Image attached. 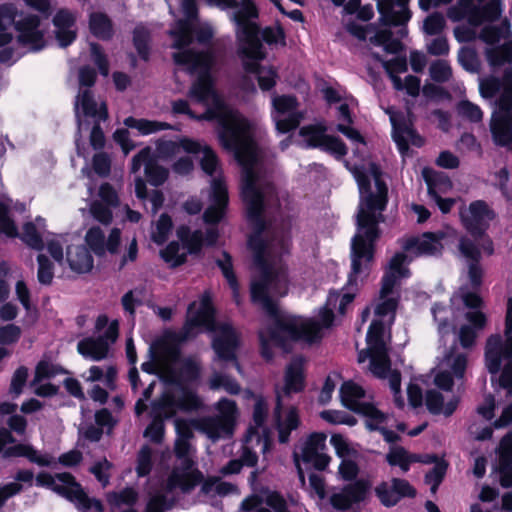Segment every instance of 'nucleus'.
<instances>
[{"label":"nucleus","instance_id":"obj_54","mask_svg":"<svg viewBox=\"0 0 512 512\" xmlns=\"http://www.w3.org/2000/svg\"><path fill=\"white\" fill-rule=\"evenodd\" d=\"M138 498L137 492L133 488H125L120 492H112L108 494V501L115 506L133 505Z\"/></svg>","mask_w":512,"mask_h":512},{"label":"nucleus","instance_id":"obj_15","mask_svg":"<svg viewBox=\"0 0 512 512\" xmlns=\"http://www.w3.org/2000/svg\"><path fill=\"white\" fill-rule=\"evenodd\" d=\"M340 397L345 407L365 416L367 427H379V423L385 421V414L373 404L364 401L365 391L356 383L344 382L340 388Z\"/></svg>","mask_w":512,"mask_h":512},{"label":"nucleus","instance_id":"obj_56","mask_svg":"<svg viewBox=\"0 0 512 512\" xmlns=\"http://www.w3.org/2000/svg\"><path fill=\"white\" fill-rule=\"evenodd\" d=\"M431 78L436 82H446L452 76V69L445 60H437L429 68Z\"/></svg>","mask_w":512,"mask_h":512},{"label":"nucleus","instance_id":"obj_2","mask_svg":"<svg viewBox=\"0 0 512 512\" xmlns=\"http://www.w3.org/2000/svg\"><path fill=\"white\" fill-rule=\"evenodd\" d=\"M161 380L169 387L159 398L156 406L164 416H174L178 410L192 411L201 407L202 402L188 385L201 375V365L196 358H180L179 349L169 347V363L160 365Z\"/></svg>","mask_w":512,"mask_h":512},{"label":"nucleus","instance_id":"obj_7","mask_svg":"<svg viewBox=\"0 0 512 512\" xmlns=\"http://www.w3.org/2000/svg\"><path fill=\"white\" fill-rule=\"evenodd\" d=\"M170 13L175 16H182L176 21V24L169 30V35L173 39L172 47L180 52H191L195 55H209L211 57L210 66L213 62L211 53H196L192 50L185 49L192 42V33L195 32L196 38L200 43H207L213 37V29L207 24H199L194 26L197 18V6L195 0H166Z\"/></svg>","mask_w":512,"mask_h":512},{"label":"nucleus","instance_id":"obj_41","mask_svg":"<svg viewBox=\"0 0 512 512\" xmlns=\"http://www.w3.org/2000/svg\"><path fill=\"white\" fill-rule=\"evenodd\" d=\"M387 462L392 465H398L403 472L409 470L410 464L420 461L417 455L409 454L403 447L393 446L386 455Z\"/></svg>","mask_w":512,"mask_h":512},{"label":"nucleus","instance_id":"obj_5","mask_svg":"<svg viewBox=\"0 0 512 512\" xmlns=\"http://www.w3.org/2000/svg\"><path fill=\"white\" fill-rule=\"evenodd\" d=\"M196 327H204L213 333L212 347L216 354L214 365L231 362L240 372L235 353L238 346V335L229 323L215 321L208 294L203 295L197 311H195V303L189 306L188 319L184 327L185 337H188Z\"/></svg>","mask_w":512,"mask_h":512},{"label":"nucleus","instance_id":"obj_29","mask_svg":"<svg viewBox=\"0 0 512 512\" xmlns=\"http://www.w3.org/2000/svg\"><path fill=\"white\" fill-rule=\"evenodd\" d=\"M240 512H291L286 500L278 493L273 492L266 496L265 505L258 495H250L243 499Z\"/></svg>","mask_w":512,"mask_h":512},{"label":"nucleus","instance_id":"obj_20","mask_svg":"<svg viewBox=\"0 0 512 512\" xmlns=\"http://www.w3.org/2000/svg\"><path fill=\"white\" fill-rule=\"evenodd\" d=\"M445 233L442 231L427 232L418 237H410L402 241V248L411 256H435L442 252V240Z\"/></svg>","mask_w":512,"mask_h":512},{"label":"nucleus","instance_id":"obj_48","mask_svg":"<svg viewBox=\"0 0 512 512\" xmlns=\"http://www.w3.org/2000/svg\"><path fill=\"white\" fill-rule=\"evenodd\" d=\"M370 42L376 46H383L389 53H397L402 48L401 42L394 39L392 32L388 29L378 31L370 37Z\"/></svg>","mask_w":512,"mask_h":512},{"label":"nucleus","instance_id":"obj_62","mask_svg":"<svg viewBox=\"0 0 512 512\" xmlns=\"http://www.w3.org/2000/svg\"><path fill=\"white\" fill-rule=\"evenodd\" d=\"M262 39L269 45H285V34L279 25L266 27L261 32Z\"/></svg>","mask_w":512,"mask_h":512},{"label":"nucleus","instance_id":"obj_39","mask_svg":"<svg viewBox=\"0 0 512 512\" xmlns=\"http://www.w3.org/2000/svg\"><path fill=\"white\" fill-rule=\"evenodd\" d=\"M208 386L211 390L223 389L229 394H238L240 392V385L229 375L216 370V368L213 369L208 380Z\"/></svg>","mask_w":512,"mask_h":512},{"label":"nucleus","instance_id":"obj_21","mask_svg":"<svg viewBox=\"0 0 512 512\" xmlns=\"http://www.w3.org/2000/svg\"><path fill=\"white\" fill-rule=\"evenodd\" d=\"M325 128L320 126H304L300 129V135L309 147H318L338 157L346 154L344 143L336 137L325 134Z\"/></svg>","mask_w":512,"mask_h":512},{"label":"nucleus","instance_id":"obj_38","mask_svg":"<svg viewBox=\"0 0 512 512\" xmlns=\"http://www.w3.org/2000/svg\"><path fill=\"white\" fill-rule=\"evenodd\" d=\"M423 176L428 186V193L430 196L446 193L452 187L450 179L444 173L424 169Z\"/></svg>","mask_w":512,"mask_h":512},{"label":"nucleus","instance_id":"obj_30","mask_svg":"<svg viewBox=\"0 0 512 512\" xmlns=\"http://www.w3.org/2000/svg\"><path fill=\"white\" fill-rule=\"evenodd\" d=\"M267 413L268 404L264 399L257 398L253 409L254 425L250 426L248 429L247 442L256 441V443L261 446L263 452H265L268 447V432L266 427L264 426Z\"/></svg>","mask_w":512,"mask_h":512},{"label":"nucleus","instance_id":"obj_1","mask_svg":"<svg viewBox=\"0 0 512 512\" xmlns=\"http://www.w3.org/2000/svg\"><path fill=\"white\" fill-rule=\"evenodd\" d=\"M359 187L360 203L357 213V232L351 241V271L345 293L331 292L324 307H346L368 275L373 260L374 242L380 223V170L375 163L354 166L351 170Z\"/></svg>","mask_w":512,"mask_h":512},{"label":"nucleus","instance_id":"obj_35","mask_svg":"<svg viewBox=\"0 0 512 512\" xmlns=\"http://www.w3.org/2000/svg\"><path fill=\"white\" fill-rule=\"evenodd\" d=\"M78 352L93 361L105 359L108 355V342L103 337H87L77 344Z\"/></svg>","mask_w":512,"mask_h":512},{"label":"nucleus","instance_id":"obj_18","mask_svg":"<svg viewBox=\"0 0 512 512\" xmlns=\"http://www.w3.org/2000/svg\"><path fill=\"white\" fill-rule=\"evenodd\" d=\"M15 442L11 432L6 428H0V453L3 452L4 458L25 457L30 462L39 466H50L52 458L47 454H42L30 444H16L4 449L5 445Z\"/></svg>","mask_w":512,"mask_h":512},{"label":"nucleus","instance_id":"obj_50","mask_svg":"<svg viewBox=\"0 0 512 512\" xmlns=\"http://www.w3.org/2000/svg\"><path fill=\"white\" fill-rule=\"evenodd\" d=\"M38 271L37 279L42 285H50L54 277V265L44 254L37 256Z\"/></svg>","mask_w":512,"mask_h":512},{"label":"nucleus","instance_id":"obj_6","mask_svg":"<svg viewBox=\"0 0 512 512\" xmlns=\"http://www.w3.org/2000/svg\"><path fill=\"white\" fill-rule=\"evenodd\" d=\"M467 366L465 354L456 353L455 345L445 353L439 364L440 372L435 376V384L444 390H429L426 394V406L433 414L450 416L456 410L459 399L456 395L450 394L453 386V377L462 378Z\"/></svg>","mask_w":512,"mask_h":512},{"label":"nucleus","instance_id":"obj_51","mask_svg":"<svg viewBox=\"0 0 512 512\" xmlns=\"http://www.w3.org/2000/svg\"><path fill=\"white\" fill-rule=\"evenodd\" d=\"M458 115L470 122H480L483 118V112L480 107L468 100H461L457 106Z\"/></svg>","mask_w":512,"mask_h":512},{"label":"nucleus","instance_id":"obj_27","mask_svg":"<svg viewBox=\"0 0 512 512\" xmlns=\"http://www.w3.org/2000/svg\"><path fill=\"white\" fill-rule=\"evenodd\" d=\"M121 232L118 228H113L108 238L99 227H91L86 235L85 241L89 248L98 256H103L106 252L114 254L118 250L120 244Z\"/></svg>","mask_w":512,"mask_h":512},{"label":"nucleus","instance_id":"obj_17","mask_svg":"<svg viewBox=\"0 0 512 512\" xmlns=\"http://www.w3.org/2000/svg\"><path fill=\"white\" fill-rule=\"evenodd\" d=\"M177 234L184 246H180L177 242H171L161 251L163 260L171 267L183 264L188 252L196 253L202 246V232L199 230L190 232L189 228L182 226L177 230Z\"/></svg>","mask_w":512,"mask_h":512},{"label":"nucleus","instance_id":"obj_52","mask_svg":"<svg viewBox=\"0 0 512 512\" xmlns=\"http://www.w3.org/2000/svg\"><path fill=\"white\" fill-rule=\"evenodd\" d=\"M172 230L171 218L162 214L156 222L155 228L152 230L151 237L157 244L164 243Z\"/></svg>","mask_w":512,"mask_h":512},{"label":"nucleus","instance_id":"obj_8","mask_svg":"<svg viewBox=\"0 0 512 512\" xmlns=\"http://www.w3.org/2000/svg\"><path fill=\"white\" fill-rule=\"evenodd\" d=\"M367 348L358 354L360 363L370 359V371L379 378H388L394 392V402L399 408L404 407V399L399 395L401 376L397 371L390 370V361L384 335V323L380 319L372 321L366 336Z\"/></svg>","mask_w":512,"mask_h":512},{"label":"nucleus","instance_id":"obj_9","mask_svg":"<svg viewBox=\"0 0 512 512\" xmlns=\"http://www.w3.org/2000/svg\"><path fill=\"white\" fill-rule=\"evenodd\" d=\"M305 360L302 357H295L287 365L284 375V385L277 390V404L275 407V418L279 432V441L286 443L290 432L299 425V417L294 408H291L283 418L281 410L284 406V400L293 393H299L305 386L304 375Z\"/></svg>","mask_w":512,"mask_h":512},{"label":"nucleus","instance_id":"obj_64","mask_svg":"<svg viewBox=\"0 0 512 512\" xmlns=\"http://www.w3.org/2000/svg\"><path fill=\"white\" fill-rule=\"evenodd\" d=\"M330 443L341 459L349 458L352 454H355V451L350 447L347 440L340 434L332 435Z\"/></svg>","mask_w":512,"mask_h":512},{"label":"nucleus","instance_id":"obj_44","mask_svg":"<svg viewBox=\"0 0 512 512\" xmlns=\"http://www.w3.org/2000/svg\"><path fill=\"white\" fill-rule=\"evenodd\" d=\"M159 403V399L154 401L152 404V412L154 414V420L151 424L146 428L144 432V436L149 438L151 441L155 443H160L162 441L164 435V419H169L172 416H164L160 411H157L156 406Z\"/></svg>","mask_w":512,"mask_h":512},{"label":"nucleus","instance_id":"obj_36","mask_svg":"<svg viewBox=\"0 0 512 512\" xmlns=\"http://www.w3.org/2000/svg\"><path fill=\"white\" fill-rule=\"evenodd\" d=\"M43 232H44V222L43 219L37 218L36 224L32 222H28L23 226V231L21 233V239L25 244L35 250H42L44 247L43 243Z\"/></svg>","mask_w":512,"mask_h":512},{"label":"nucleus","instance_id":"obj_63","mask_svg":"<svg viewBox=\"0 0 512 512\" xmlns=\"http://www.w3.org/2000/svg\"><path fill=\"white\" fill-rule=\"evenodd\" d=\"M8 212V207L0 203V233L2 232L9 237H15L18 235L17 228L10 219Z\"/></svg>","mask_w":512,"mask_h":512},{"label":"nucleus","instance_id":"obj_10","mask_svg":"<svg viewBox=\"0 0 512 512\" xmlns=\"http://www.w3.org/2000/svg\"><path fill=\"white\" fill-rule=\"evenodd\" d=\"M485 359L491 374L498 373L503 365L499 384L512 395V297L507 301L505 340L500 335L490 336L486 344Z\"/></svg>","mask_w":512,"mask_h":512},{"label":"nucleus","instance_id":"obj_37","mask_svg":"<svg viewBox=\"0 0 512 512\" xmlns=\"http://www.w3.org/2000/svg\"><path fill=\"white\" fill-rule=\"evenodd\" d=\"M89 28L97 38L108 40L113 35V26L110 18L102 12H93L89 17Z\"/></svg>","mask_w":512,"mask_h":512},{"label":"nucleus","instance_id":"obj_24","mask_svg":"<svg viewBox=\"0 0 512 512\" xmlns=\"http://www.w3.org/2000/svg\"><path fill=\"white\" fill-rule=\"evenodd\" d=\"M39 24L37 16L28 15L15 25L18 31V43L27 51H38L45 45L43 32L39 29Z\"/></svg>","mask_w":512,"mask_h":512},{"label":"nucleus","instance_id":"obj_25","mask_svg":"<svg viewBox=\"0 0 512 512\" xmlns=\"http://www.w3.org/2000/svg\"><path fill=\"white\" fill-rule=\"evenodd\" d=\"M375 494L386 507L396 505L401 498L414 497L415 489L407 480L393 478L390 482H381L375 487Z\"/></svg>","mask_w":512,"mask_h":512},{"label":"nucleus","instance_id":"obj_33","mask_svg":"<svg viewBox=\"0 0 512 512\" xmlns=\"http://www.w3.org/2000/svg\"><path fill=\"white\" fill-rule=\"evenodd\" d=\"M53 23L56 28V38L60 46L66 47L71 44L76 37V32L74 29V15L68 10H60L55 15Z\"/></svg>","mask_w":512,"mask_h":512},{"label":"nucleus","instance_id":"obj_31","mask_svg":"<svg viewBox=\"0 0 512 512\" xmlns=\"http://www.w3.org/2000/svg\"><path fill=\"white\" fill-rule=\"evenodd\" d=\"M459 251L468 261V275L473 286L481 283L482 269L479 265L480 251L477 246L468 238H461L459 241Z\"/></svg>","mask_w":512,"mask_h":512},{"label":"nucleus","instance_id":"obj_47","mask_svg":"<svg viewBox=\"0 0 512 512\" xmlns=\"http://www.w3.org/2000/svg\"><path fill=\"white\" fill-rule=\"evenodd\" d=\"M217 264L222 270L223 275L227 279L232 291H233V298L237 305L240 303V296H239V288L238 283L236 280V277L232 270V260L231 257L226 253L223 252L222 258L217 260Z\"/></svg>","mask_w":512,"mask_h":512},{"label":"nucleus","instance_id":"obj_49","mask_svg":"<svg viewBox=\"0 0 512 512\" xmlns=\"http://www.w3.org/2000/svg\"><path fill=\"white\" fill-rule=\"evenodd\" d=\"M237 490L236 486L231 483L221 481L218 478H208L206 479L201 487V491L204 494H218L220 496H225L230 493H233Z\"/></svg>","mask_w":512,"mask_h":512},{"label":"nucleus","instance_id":"obj_32","mask_svg":"<svg viewBox=\"0 0 512 512\" xmlns=\"http://www.w3.org/2000/svg\"><path fill=\"white\" fill-rule=\"evenodd\" d=\"M498 454L500 484L504 488L512 487V432L501 440Z\"/></svg>","mask_w":512,"mask_h":512},{"label":"nucleus","instance_id":"obj_22","mask_svg":"<svg viewBox=\"0 0 512 512\" xmlns=\"http://www.w3.org/2000/svg\"><path fill=\"white\" fill-rule=\"evenodd\" d=\"M461 220L465 228L474 236H480L486 229L494 213L484 201L472 202L468 208L460 211Z\"/></svg>","mask_w":512,"mask_h":512},{"label":"nucleus","instance_id":"obj_59","mask_svg":"<svg viewBox=\"0 0 512 512\" xmlns=\"http://www.w3.org/2000/svg\"><path fill=\"white\" fill-rule=\"evenodd\" d=\"M445 27L444 16L440 13L429 15L423 22V31L427 35H438Z\"/></svg>","mask_w":512,"mask_h":512},{"label":"nucleus","instance_id":"obj_12","mask_svg":"<svg viewBox=\"0 0 512 512\" xmlns=\"http://www.w3.org/2000/svg\"><path fill=\"white\" fill-rule=\"evenodd\" d=\"M497 105L498 111L493 113L490 129L494 142L507 146L512 144V70L504 75L503 91Z\"/></svg>","mask_w":512,"mask_h":512},{"label":"nucleus","instance_id":"obj_60","mask_svg":"<svg viewBox=\"0 0 512 512\" xmlns=\"http://www.w3.org/2000/svg\"><path fill=\"white\" fill-rule=\"evenodd\" d=\"M359 466L350 458L342 459L338 467V475L344 481H353L359 474Z\"/></svg>","mask_w":512,"mask_h":512},{"label":"nucleus","instance_id":"obj_45","mask_svg":"<svg viewBox=\"0 0 512 512\" xmlns=\"http://www.w3.org/2000/svg\"><path fill=\"white\" fill-rule=\"evenodd\" d=\"M511 35L509 23L503 21L499 26H486L479 34V38L487 44H495L501 39H506Z\"/></svg>","mask_w":512,"mask_h":512},{"label":"nucleus","instance_id":"obj_40","mask_svg":"<svg viewBox=\"0 0 512 512\" xmlns=\"http://www.w3.org/2000/svg\"><path fill=\"white\" fill-rule=\"evenodd\" d=\"M15 15L12 7L0 6V47L8 44L13 37Z\"/></svg>","mask_w":512,"mask_h":512},{"label":"nucleus","instance_id":"obj_43","mask_svg":"<svg viewBox=\"0 0 512 512\" xmlns=\"http://www.w3.org/2000/svg\"><path fill=\"white\" fill-rule=\"evenodd\" d=\"M487 61L491 66H501L512 62V39L499 47H490L485 51Z\"/></svg>","mask_w":512,"mask_h":512},{"label":"nucleus","instance_id":"obj_11","mask_svg":"<svg viewBox=\"0 0 512 512\" xmlns=\"http://www.w3.org/2000/svg\"><path fill=\"white\" fill-rule=\"evenodd\" d=\"M408 261V255L399 252L389 261L385 274L382 278L379 296L374 302V313L377 317H388V323L394 320L396 308L398 306L399 292L397 286L403 278L410 275L409 269L405 266Z\"/></svg>","mask_w":512,"mask_h":512},{"label":"nucleus","instance_id":"obj_55","mask_svg":"<svg viewBox=\"0 0 512 512\" xmlns=\"http://www.w3.org/2000/svg\"><path fill=\"white\" fill-rule=\"evenodd\" d=\"M152 449L145 445L138 452L136 472L139 477L147 476L152 469Z\"/></svg>","mask_w":512,"mask_h":512},{"label":"nucleus","instance_id":"obj_23","mask_svg":"<svg viewBox=\"0 0 512 512\" xmlns=\"http://www.w3.org/2000/svg\"><path fill=\"white\" fill-rule=\"evenodd\" d=\"M386 113L389 115L393 127V139L402 153L408 149L409 143L416 146L422 144V139L413 130L409 119L393 108L387 109Z\"/></svg>","mask_w":512,"mask_h":512},{"label":"nucleus","instance_id":"obj_16","mask_svg":"<svg viewBox=\"0 0 512 512\" xmlns=\"http://www.w3.org/2000/svg\"><path fill=\"white\" fill-rule=\"evenodd\" d=\"M299 103L292 95H273L271 117L276 129L287 133L298 127L305 117V112L299 110Z\"/></svg>","mask_w":512,"mask_h":512},{"label":"nucleus","instance_id":"obj_3","mask_svg":"<svg viewBox=\"0 0 512 512\" xmlns=\"http://www.w3.org/2000/svg\"><path fill=\"white\" fill-rule=\"evenodd\" d=\"M181 151L195 155L201 164L202 170L212 177L209 207L204 212L206 223L219 222L228 203L227 188L220 177L218 159L214 151L205 143L189 138L178 141L159 140L156 143V155L162 159H170Z\"/></svg>","mask_w":512,"mask_h":512},{"label":"nucleus","instance_id":"obj_57","mask_svg":"<svg viewBox=\"0 0 512 512\" xmlns=\"http://www.w3.org/2000/svg\"><path fill=\"white\" fill-rule=\"evenodd\" d=\"M134 45L143 59L148 56L149 31L144 26H137L133 32Z\"/></svg>","mask_w":512,"mask_h":512},{"label":"nucleus","instance_id":"obj_14","mask_svg":"<svg viewBox=\"0 0 512 512\" xmlns=\"http://www.w3.org/2000/svg\"><path fill=\"white\" fill-rule=\"evenodd\" d=\"M75 114L78 123L77 138L75 140L76 149L79 156L85 157L84 148L80 145L81 131L88 128V123L84 118H92L93 121H105L108 117L106 104L95 100L92 92L88 88H80L75 101Z\"/></svg>","mask_w":512,"mask_h":512},{"label":"nucleus","instance_id":"obj_34","mask_svg":"<svg viewBox=\"0 0 512 512\" xmlns=\"http://www.w3.org/2000/svg\"><path fill=\"white\" fill-rule=\"evenodd\" d=\"M66 259L71 270L76 273H87L93 268V257L83 245H70Z\"/></svg>","mask_w":512,"mask_h":512},{"label":"nucleus","instance_id":"obj_53","mask_svg":"<svg viewBox=\"0 0 512 512\" xmlns=\"http://www.w3.org/2000/svg\"><path fill=\"white\" fill-rule=\"evenodd\" d=\"M451 304L455 307L463 304L468 308H478L481 304V299L476 293L461 288L452 296Z\"/></svg>","mask_w":512,"mask_h":512},{"label":"nucleus","instance_id":"obj_13","mask_svg":"<svg viewBox=\"0 0 512 512\" xmlns=\"http://www.w3.org/2000/svg\"><path fill=\"white\" fill-rule=\"evenodd\" d=\"M371 486L370 480L361 478L341 487H333L328 495V503L337 512H358Z\"/></svg>","mask_w":512,"mask_h":512},{"label":"nucleus","instance_id":"obj_58","mask_svg":"<svg viewBox=\"0 0 512 512\" xmlns=\"http://www.w3.org/2000/svg\"><path fill=\"white\" fill-rule=\"evenodd\" d=\"M432 314L436 322H438V331L440 334L441 341H443L444 337L449 334L450 326L447 322L448 320V311L445 306L441 304H435L432 308Z\"/></svg>","mask_w":512,"mask_h":512},{"label":"nucleus","instance_id":"obj_26","mask_svg":"<svg viewBox=\"0 0 512 512\" xmlns=\"http://www.w3.org/2000/svg\"><path fill=\"white\" fill-rule=\"evenodd\" d=\"M142 165L145 166V175L151 185L159 186L166 181L168 170L156 163L149 147L142 149L132 158L131 171L137 173Z\"/></svg>","mask_w":512,"mask_h":512},{"label":"nucleus","instance_id":"obj_28","mask_svg":"<svg viewBox=\"0 0 512 512\" xmlns=\"http://www.w3.org/2000/svg\"><path fill=\"white\" fill-rule=\"evenodd\" d=\"M381 20L386 25L402 26L411 18L410 0H376Z\"/></svg>","mask_w":512,"mask_h":512},{"label":"nucleus","instance_id":"obj_19","mask_svg":"<svg viewBox=\"0 0 512 512\" xmlns=\"http://www.w3.org/2000/svg\"><path fill=\"white\" fill-rule=\"evenodd\" d=\"M326 435L322 433L311 434L301 445L298 461L311 464L317 470H324L331 458L325 453Z\"/></svg>","mask_w":512,"mask_h":512},{"label":"nucleus","instance_id":"obj_4","mask_svg":"<svg viewBox=\"0 0 512 512\" xmlns=\"http://www.w3.org/2000/svg\"><path fill=\"white\" fill-rule=\"evenodd\" d=\"M230 18L236 25L238 51L245 69L257 74L262 90H270L275 86L278 74L273 67H264L258 64L266 57V53L259 39V27L255 22V19L258 18L256 5L252 0H241V8L233 11Z\"/></svg>","mask_w":512,"mask_h":512},{"label":"nucleus","instance_id":"obj_42","mask_svg":"<svg viewBox=\"0 0 512 512\" xmlns=\"http://www.w3.org/2000/svg\"><path fill=\"white\" fill-rule=\"evenodd\" d=\"M124 124L129 128L136 129L142 135H148L160 130H166L171 128V126L166 122L137 119L134 117L126 118L124 120Z\"/></svg>","mask_w":512,"mask_h":512},{"label":"nucleus","instance_id":"obj_61","mask_svg":"<svg viewBox=\"0 0 512 512\" xmlns=\"http://www.w3.org/2000/svg\"><path fill=\"white\" fill-rule=\"evenodd\" d=\"M22 334V330L19 326L14 324H7L0 327V344L1 345H12L16 343Z\"/></svg>","mask_w":512,"mask_h":512},{"label":"nucleus","instance_id":"obj_46","mask_svg":"<svg viewBox=\"0 0 512 512\" xmlns=\"http://www.w3.org/2000/svg\"><path fill=\"white\" fill-rule=\"evenodd\" d=\"M104 328H106L105 331L98 337H103L108 342L109 347L110 344L114 343L118 337L119 322L117 320H113L109 323L106 315H100L96 320L95 329L100 333Z\"/></svg>","mask_w":512,"mask_h":512}]
</instances>
